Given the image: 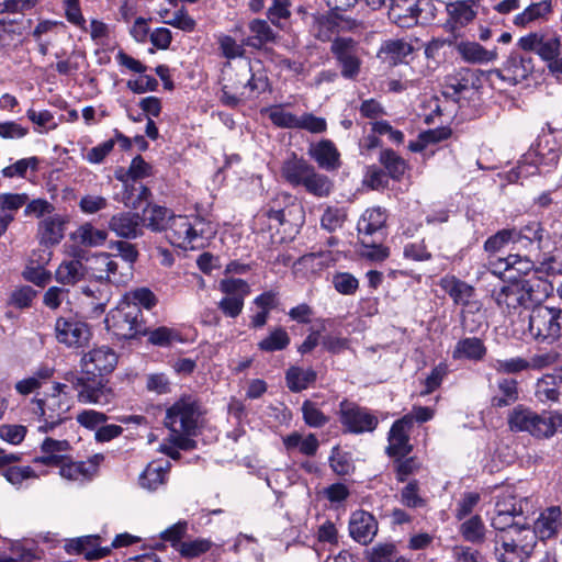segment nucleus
<instances>
[{
    "mask_svg": "<svg viewBox=\"0 0 562 562\" xmlns=\"http://www.w3.org/2000/svg\"><path fill=\"white\" fill-rule=\"evenodd\" d=\"M544 229L541 223L532 221L520 228L515 227L514 248L528 254L540 252Z\"/></svg>",
    "mask_w": 562,
    "mask_h": 562,
    "instance_id": "obj_24",
    "label": "nucleus"
},
{
    "mask_svg": "<svg viewBox=\"0 0 562 562\" xmlns=\"http://www.w3.org/2000/svg\"><path fill=\"white\" fill-rule=\"evenodd\" d=\"M202 415L200 402L192 395H184L167 409L165 425L171 432L196 436Z\"/></svg>",
    "mask_w": 562,
    "mask_h": 562,
    "instance_id": "obj_6",
    "label": "nucleus"
},
{
    "mask_svg": "<svg viewBox=\"0 0 562 562\" xmlns=\"http://www.w3.org/2000/svg\"><path fill=\"white\" fill-rule=\"evenodd\" d=\"M61 477L69 481H85L90 480L97 472V462L72 461L65 458L64 461L57 465Z\"/></svg>",
    "mask_w": 562,
    "mask_h": 562,
    "instance_id": "obj_33",
    "label": "nucleus"
},
{
    "mask_svg": "<svg viewBox=\"0 0 562 562\" xmlns=\"http://www.w3.org/2000/svg\"><path fill=\"white\" fill-rule=\"evenodd\" d=\"M486 355V347L482 339L477 337H468L460 339L453 351L452 358L456 360L467 359L472 361H480Z\"/></svg>",
    "mask_w": 562,
    "mask_h": 562,
    "instance_id": "obj_38",
    "label": "nucleus"
},
{
    "mask_svg": "<svg viewBox=\"0 0 562 562\" xmlns=\"http://www.w3.org/2000/svg\"><path fill=\"white\" fill-rule=\"evenodd\" d=\"M386 218V211L380 206L366 210L357 225L360 243H368L371 237H384Z\"/></svg>",
    "mask_w": 562,
    "mask_h": 562,
    "instance_id": "obj_23",
    "label": "nucleus"
},
{
    "mask_svg": "<svg viewBox=\"0 0 562 562\" xmlns=\"http://www.w3.org/2000/svg\"><path fill=\"white\" fill-rule=\"evenodd\" d=\"M553 13V0H541L530 3L522 12L514 18V24L527 27L535 22H547Z\"/></svg>",
    "mask_w": 562,
    "mask_h": 562,
    "instance_id": "obj_28",
    "label": "nucleus"
},
{
    "mask_svg": "<svg viewBox=\"0 0 562 562\" xmlns=\"http://www.w3.org/2000/svg\"><path fill=\"white\" fill-rule=\"evenodd\" d=\"M528 330L538 342H557L562 337V308L533 306L529 315Z\"/></svg>",
    "mask_w": 562,
    "mask_h": 562,
    "instance_id": "obj_8",
    "label": "nucleus"
},
{
    "mask_svg": "<svg viewBox=\"0 0 562 562\" xmlns=\"http://www.w3.org/2000/svg\"><path fill=\"white\" fill-rule=\"evenodd\" d=\"M527 506V498L517 499L513 492L504 491L496 496L495 513L513 514L522 518Z\"/></svg>",
    "mask_w": 562,
    "mask_h": 562,
    "instance_id": "obj_43",
    "label": "nucleus"
},
{
    "mask_svg": "<svg viewBox=\"0 0 562 562\" xmlns=\"http://www.w3.org/2000/svg\"><path fill=\"white\" fill-rule=\"evenodd\" d=\"M339 422L349 434L372 432L379 424L378 417L368 408L346 400L339 405Z\"/></svg>",
    "mask_w": 562,
    "mask_h": 562,
    "instance_id": "obj_15",
    "label": "nucleus"
},
{
    "mask_svg": "<svg viewBox=\"0 0 562 562\" xmlns=\"http://www.w3.org/2000/svg\"><path fill=\"white\" fill-rule=\"evenodd\" d=\"M560 159L559 149L538 143L533 150L528 151L509 173V180L527 178L539 172L541 166L554 167Z\"/></svg>",
    "mask_w": 562,
    "mask_h": 562,
    "instance_id": "obj_13",
    "label": "nucleus"
},
{
    "mask_svg": "<svg viewBox=\"0 0 562 562\" xmlns=\"http://www.w3.org/2000/svg\"><path fill=\"white\" fill-rule=\"evenodd\" d=\"M293 196L289 193H278L262 209V214L270 220L277 221L280 225L285 223V209L291 204Z\"/></svg>",
    "mask_w": 562,
    "mask_h": 562,
    "instance_id": "obj_49",
    "label": "nucleus"
},
{
    "mask_svg": "<svg viewBox=\"0 0 562 562\" xmlns=\"http://www.w3.org/2000/svg\"><path fill=\"white\" fill-rule=\"evenodd\" d=\"M492 299L503 313L515 314L519 308H528L540 301L529 280H514L492 291Z\"/></svg>",
    "mask_w": 562,
    "mask_h": 562,
    "instance_id": "obj_9",
    "label": "nucleus"
},
{
    "mask_svg": "<svg viewBox=\"0 0 562 562\" xmlns=\"http://www.w3.org/2000/svg\"><path fill=\"white\" fill-rule=\"evenodd\" d=\"M379 161L385 168L387 176L394 180H400L406 172V161L393 149L381 150Z\"/></svg>",
    "mask_w": 562,
    "mask_h": 562,
    "instance_id": "obj_48",
    "label": "nucleus"
},
{
    "mask_svg": "<svg viewBox=\"0 0 562 562\" xmlns=\"http://www.w3.org/2000/svg\"><path fill=\"white\" fill-rule=\"evenodd\" d=\"M378 532V521L366 510H356L349 520V533L361 544L370 543Z\"/></svg>",
    "mask_w": 562,
    "mask_h": 562,
    "instance_id": "obj_25",
    "label": "nucleus"
},
{
    "mask_svg": "<svg viewBox=\"0 0 562 562\" xmlns=\"http://www.w3.org/2000/svg\"><path fill=\"white\" fill-rule=\"evenodd\" d=\"M536 272L547 276L562 274V248H555L550 252L537 255Z\"/></svg>",
    "mask_w": 562,
    "mask_h": 562,
    "instance_id": "obj_45",
    "label": "nucleus"
},
{
    "mask_svg": "<svg viewBox=\"0 0 562 562\" xmlns=\"http://www.w3.org/2000/svg\"><path fill=\"white\" fill-rule=\"evenodd\" d=\"M440 285L457 305L469 306L475 294V289L472 285L456 277L443 278Z\"/></svg>",
    "mask_w": 562,
    "mask_h": 562,
    "instance_id": "obj_31",
    "label": "nucleus"
},
{
    "mask_svg": "<svg viewBox=\"0 0 562 562\" xmlns=\"http://www.w3.org/2000/svg\"><path fill=\"white\" fill-rule=\"evenodd\" d=\"M109 229L120 238L136 239L144 234V217L136 212H119L110 218Z\"/></svg>",
    "mask_w": 562,
    "mask_h": 562,
    "instance_id": "obj_20",
    "label": "nucleus"
},
{
    "mask_svg": "<svg viewBox=\"0 0 562 562\" xmlns=\"http://www.w3.org/2000/svg\"><path fill=\"white\" fill-rule=\"evenodd\" d=\"M41 449L44 456L35 458L34 462L42 463L47 467H56L59 465L66 458L65 456L58 453L69 450L70 445L67 440H55L53 438H46L43 441Z\"/></svg>",
    "mask_w": 562,
    "mask_h": 562,
    "instance_id": "obj_37",
    "label": "nucleus"
},
{
    "mask_svg": "<svg viewBox=\"0 0 562 562\" xmlns=\"http://www.w3.org/2000/svg\"><path fill=\"white\" fill-rule=\"evenodd\" d=\"M215 232L214 225L200 216L175 214L166 229L170 244L184 250L204 247Z\"/></svg>",
    "mask_w": 562,
    "mask_h": 562,
    "instance_id": "obj_4",
    "label": "nucleus"
},
{
    "mask_svg": "<svg viewBox=\"0 0 562 562\" xmlns=\"http://www.w3.org/2000/svg\"><path fill=\"white\" fill-rule=\"evenodd\" d=\"M169 463L162 465L158 462L149 463L139 475V484L148 491H156L166 482Z\"/></svg>",
    "mask_w": 562,
    "mask_h": 562,
    "instance_id": "obj_42",
    "label": "nucleus"
},
{
    "mask_svg": "<svg viewBox=\"0 0 562 562\" xmlns=\"http://www.w3.org/2000/svg\"><path fill=\"white\" fill-rule=\"evenodd\" d=\"M109 248L115 255V258L119 256L126 263V266L122 267L121 270L130 271V279L133 276V267L137 261L139 252L134 244H131L125 240H112L109 244Z\"/></svg>",
    "mask_w": 562,
    "mask_h": 562,
    "instance_id": "obj_47",
    "label": "nucleus"
},
{
    "mask_svg": "<svg viewBox=\"0 0 562 562\" xmlns=\"http://www.w3.org/2000/svg\"><path fill=\"white\" fill-rule=\"evenodd\" d=\"M100 540L99 536H86L70 540L65 546V550L68 553L85 554L88 560H98L106 557L110 553V548H99L94 550H87L86 544H95Z\"/></svg>",
    "mask_w": 562,
    "mask_h": 562,
    "instance_id": "obj_40",
    "label": "nucleus"
},
{
    "mask_svg": "<svg viewBox=\"0 0 562 562\" xmlns=\"http://www.w3.org/2000/svg\"><path fill=\"white\" fill-rule=\"evenodd\" d=\"M290 336L283 327H277L258 342V348L265 352L284 350L290 345Z\"/></svg>",
    "mask_w": 562,
    "mask_h": 562,
    "instance_id": "obj_52",
    "label": "nucleus"
},
{
    "mask_svg": "<svg viewBox=\"0 0 562 562\" xmlns=\"http://www.w3.org/2000/svg\"><path fill=\"white\" fill-rule=\"evenodd\" d=\"M512 431L528 432L538 439H548L562 426V414L557 411L537 413L524 405L515 406L507 417Z\"/></svg>",
    "mask_w": 562,
    "mask_h": 562,
    "instance_id": "obj_5",
    "label": "nucleus"
},
{
    "mask_svg": "<svg viewBox=\"0 0 562 562\" xmlns=\"http://www.w3.org/2000/svg\"><path fill=\"white\" fill-rule=\"evenodd\" d=\"M536 397L541 403H557L560 400V391L557 380L553 375H544L536 383Z\"/></svg>",
    "mask_w": 562,
    "mask_h": 562,
    "instance_id": "obj_53",
    "label": "nucleus"
},
{
    "mask_svg": "<svg viewBox=\"0 0 562 562\" xmlns=\"http://www.w3.org/2000/svg\"><path fill=\"white\" fill-rule=\"evenodd\" d=\"M148 342L154 346L169 347L175 341H181L180 333L167 326H160L153 330L146 328Z\"/></svg>",
    "mask_w": 562,
    "mask_h": 562,
    "instance_id": "obj_58",
    "label": "nucleus"
},
{
    "mask_svg": "<svg viewBox=\"0 0 562 562\" xmlns=\"http://www.w3.org/2000/svg\"><path fill=\"white\" fill-rule=\"evenodd\" d=\"M40 159L35 156L22 158L14 164L4 167L1 173L4 178H25L27 169L36 171L38 169Z\"/></svg>",
    "mask_w": 562,
    "mask_h": 562,
    "instance_id": "obj_61",
    "label": "nucleus"
},
{
    "mask_svg": "<svg viewBox=\"0 0 562 562\" xmlns=\"http://www.w3.org/2000/svg\"><path fill=\"white\" fill-rule=\"evenodd\" d=\"M518 46L522 50L537 54L543 61L548 63L560 56L562 43L558 34L548 35L532 32L520 37Z\"/></svg>",
    "mask_w": 562,
    "mask_h": 562,
    "instance_id": "obj_17",
    "label": "nucleus"
},
{
    "mask_svg": "<svg viewBox=\"0 0 562 562\" xmlns=\"http://www.w3.org/2000/svg\"><path fill=\"white\" fill-rule=\"evenodd\" d=\"M85 262L87 263L88 276L98 282L119 285L130 281V271L120 269L114 254L103 251L88 254L86 251Z\"/></svg>",
    "mask_w": 562,
    "mask_h": 562,
    "instance_id": "obj_11",
    "label": "nucleus"
},
{
    "mask_svg": "<svg viewBox=\"0 0 562 562\" xmlns=\"http://www.w3.org/2000/svg\"><path fill=\"white\" fill-rule=\"evenodd\" d=\"M310 156L325 170H336L340 166L339 151L329 139H323L310 149Z\"/></svg>",
    "mask_w": 562,
    "mask_h": 562,
    "instance_id": "obj_30",
    "label": "nucleus"
},
{
    "mask_svg": "<svg viewBox=\"0 0 562 562\" xmlns=\"http://www.w3.org/2000/svg\"><path fill=\"white\" fill-rule=\"evenodd\" d=\"M105 325L119 339H133L146 334L143 313L136 305L123 304L113 310L105 318Z\"/></svg>",
    "mask_w": 562,
    "mask_h": 562,
    "instance_id": "obj_10",
    "label": "nucleus"
},
{
    "mask_svg": "<svg viewBox=\"0 0 562 562\" xmlns=\"http://www.w3.org/2000/svg\"><path fill=\"white\" fill-rule=\"evenodd\" d=\"M330 53L337 61L342 78L355 80L361 71L362 49L351 37H336L330 45Z\"/></svg>",
    "mask_w": 562,
    "mask_h": 562,
    "instance_id": "obj_12",
    "label": "nucleus"
},
{
    "mask_svg": "<svg viewBox=\"0 0 562 562\" xmlns=\"http://www.w3.org/2000/svg\"><path fill=\"white\" fill-rule=\"evenodd\" d=\"M401 503L408 508H422L427 505V501L419 494L417 480L411 481L401 491Z\"/></svg>",
    "mask_w": 562,
    "mask_h": 562,
    "instance_id": "obj_63",
    "label": "nucleus"
},
{
    "mask_svg": "<svg viewBox=\"0 0 562 562\" xmlns=\"http://www.w3.org/2000/svg\"><path fill=\"white\" fill-rule=\"evenodd\" d=\"M413 52V46L404 40H392L385 42L380 53L385 54L390 58V63L396 65Z\"/></svg>",
    "mask_w": 562,
    "mask_h": 562,
    "instance_id": "obj_57",
    "label": "nucleus"
},
{
    "mask_svg": "<svg viewBox=\"0 0 562 562\" xmlns=\"http://www.w3.org/2000/svg\"><path fill=\"white\" fill-rule=\"evenodd\" d=\"M533 67L532 57L513 52L505 60L503 67L493 69L491 74L510 86H516L532 74Z\"/></svg>",
    "mask_w": 562,
    "mask_h": 562,
    "instance_id": "obj_18",
    "label": "nucleus"
},
{
    "mask_svg": "<svg viewBox=\"0 0 562 562\" xmlns=\"http://www.w3.org/2000/svg\"><path fill=\"white\" fill-rule=\"evenodd\" d=\"M498 393L492 397V406L502 408L512 405L518 400L517 381L514 379H501L497 382Z\"/></svg>",
    "mask_w": 562,
    "mask_h": 562,
    "instance_id": "obj_46",
    "label": "nucleus"
},
{
    "mask_svg": "<svg viewBox=\"0 0 562 562\" xmlns=\"http://www.w3.org/2000/svg\"><path fill=\"white\" fill-rule=\"evenodd\" d=\"M317 373L314 369L292 366L285 372L286 386L291 392L299 393L315 383Z\"/></svg>",
    "mask_w": 562,
    "mask_h": 562,
    "instance_id": "obj_39",
    "label": "nucleus"
},
{
    "mask_svg": "<svg viewBox=\"0 0 562 562\" xmlns=\"http://www.w3.org/2000/svg\"><path fill=\"white\" fill-rule=\"evenodd\" d=\"M533 536L521 537L515 533L497 535L495 538V557L499 562H524L532 553Z\"/></svg>",
    "mask_w": 562,
    "mask_h": 562,
    "instance_id": "obj_14",
    "label": "nucleus"
},
{
    "mask_svg": "<svg viewBox=\"0 0 562 562\" xmlns=\"http://www.w3.org/2000/svg\"><path fill=\"white\" fill-rule=\"evenodd\" d=\"M387 14L400 27H412L417 24L420 14L418 0H393Z\"/></svg>",
    "mask_w": 562,
    "mask_h": 562,
    "instance_id": "obj_26",
    "label": "nucleus"
},
{
    "mask_svg": "<svg viewBox=\"0 0 562 562\" xmlns=\"http://www.w3.org/2000/svg\"><path fill=\"white\" fill-rule=\"evenodd\" d=\"M36 295L37 291L30 285L18 286L11 292L8 299V305L20 310L29 308L32 306Z\"/></svg>",
    "mask_w": 562,
    "mask_h": 562,
    "instance_id": "obj_60",
    "label": "nucleus"
},
{
    "mask_svg": "<svg viewBox=\"0 0 562 562\" xmlns=\"http://www.w3.org/2000/svg\"><path fill=\"white\" fill-rule=\"evenodd\" d=\"M122 183L124 186L122 201L127 207L138 209L144 202L148 201L151 195L149 188L139 181Z\"/></svg>",
    "mask_w": 562,
    "mask_h": 562,
    "instance_id": "obj_44",
    "label": "nucleus"
},
{
    "mask_svg": "<svg viewBox=\"0 0 562 562\" xmlns=\"http://www.w3.org/2000/svg\"><path fill=\"white\" fill-rule=\"evenodd\" d=\"M448 13L453 21L450 25V30L453 31L456 25L464 26L470 23L476 15L472 5L467 1H457L447 5Z\"/></svg>",
    "mask_w": 562,
    "mask_h": 562,
    "instance_id": "obj_55",
    "label": "nucleus"
},
{
    "mask_svg": "<svg viewBox=\"0 0 562 562\" xmlns=\"http://www.w3.org/2000/svg\"><path fill=\"white\" fill-rule=\"evenodd\" d=\"M212 546L210 539L196 538L179 543L178 552L184 559H195L210 551Z\"/></svg>",
    "mask_w": 562,
    "mask_h": 562,
    "instance_id": "obj_59",
    "label": "nucleus"
},
{
    "mask_svg": "<svg viewBox=\"0 0 562 562\" xmlns=\"http://www.w3.org/2000/svg\"><path fill=\"white\" fill-rule=\"evenodd\" d=\"M116 363L117 356L111 348H93L81 358L82 374L67 372L64 380L77 391L79 403L104 406L113 401L114 392L103 375L111 373Z\"/></svg>",
    "mask_w": 562,
    "mask_h": 562,
    "instance_id": "obj_1",
    "label": "nucleus"
},
{
    "mask_svg": "<svg viewBox=\"0 0 562 562\" xmlns=\"http://www.w3.org/2000/svg\"><path fill=\"white\" fill-rule=\"evenodd\" d=\"M303 419L306 425L319 428L326 425L329 418L319 409L317 403L306 400L302 404Z\"/></svg>",
    "mask_w": 562,
    "mask_h": 562,
    "instance_id": "obj_62",
    "label": "nucleus"
},
{
    "mask_svg": "<svg viewBox=\"0 0 562 562\" xmlns=\"http://www.w3.org/2000/svg\"><path fill=\"white\" fill-rule=\"evenodd\" d=\"M461 58L470 64H486L497 58L496 49H486L476 42L462 41L456 45Z\"/></svg>",
    "mask_w": 562,
    "mask_h": 562,
    "instance_id": "obj_32",
    "label": "nucleus"
},
{
    "mask_svg": "<svg viewBox=\"0 0 562 562\" xmlns=\"http://www.w3.org/2000/svg\"><path fill=\"white\" fill-rule=\"evenodd\" d=\"M248 29L251 36L245 41L247 46L260 49L267 44L276 42L277 33L266 20L254 19L249 22Z\"/></svg>",
    "mask_w": 562,
    "mask_h": 562,
    "instance_id": "obj_36",
    "label": "nucleus"
},
{
    "mask_svg": "<svg viewBox=\"0 0 562 562\" xmlns=\"http://www.w3.org/2000/svg\"><path fill=\"white\" fill-rule=\"evenodd\" d=\"M269 87L262 72H254L248 61L228 65L223 71L221 102L229 108L238 106L244 99H251Z\"/></svg>",
    "mask_w": 562,
    "mask_h": 562,
    "instance_id": "obj_2",
    "label": "nucleus"
},
{
    "mask_svg": "<svg viewBox=\"0 0 562 562\" xmlns=\"http://www.w3.org/2000/svg\"><path fill=\"white\" fill-rule=\"evenodd\" d=\"M74 238L82 246L97 247L106 240L108 233L103 229L95 228L91 224H85L74 233Z\"/></svg>",
    "mask_w": 562,
    "mask_h": 562,
    "instance_id": "obj_51",
    "label": "nucleus"
},
{
    "mask_svg": "<svg viewBox=\"0 0 562 562\" xmlns=\"http://www.w3.org/2000/svg\"><path fill=\"white\" fill-rule=\"evenodd\" d=\"M515 227L504 228L490 236L484 243V249L487 252L495 254L503 249L506 245H514Z\"/></svg>",
    "mask_w": 562,
    "mask_h": 562,
    "instance_id": "obj_64",
    "label": "nucleus"
},
{
    "mask_svg": "<svg viewBox=\"0 0 562 562\" xmlns=\"http://www.w3.org/2000/svg\"><path fill=\"white\" fill-rule=\"evenodd\" d=\"M281 176L291 187H301L317 199L327 198L334 188L328 176L317 171L312 164L294 153L282 162Z\"/></svg>",
    "mask_w": 562,
    "mask_h": 562,
    "instance_id": "obj_3",
    "label": "nucleus"
},
{
    "mask_svg": "<svg viewBox=\"0 0 562 562\" xmlns=\"http://www.w3.org/2000/svg\"><path fill=\"white\" fill-rule=\"evenodd\" d=\"M67 389V383H55L49 395L35 401V413H38L44 422L43 425L38 426V431L48 432L64 423L65 414L72 405V398Z\"/></svg>",
    "mask_w": 562,
    "mask_h": 562,
    "instance_id": "obj_7",
    "label": "nucleus"
},
{
    "mask_svg": "<svg viewBox=\"0 0 562 562\" xmlns=\"http://www.w3.org/2000/svg\"><path fill=\"white\" fill-rule=\"evenodd\" d=\"M409 420L408 417H402L391 426L387 436L389 446L386 447V453L390 457H406L412 452Z\"/></svg>",
    "mask_w": 562,
    "mask_h": 562,
    "instance_id": "obj_22",
    "label": "nucleus"
},
{
    "mask_svg": "<svg viewBox=\"0 0 562 562\" xmlns=\"http://www.w3.org/2000/svg\"><path fill=\"white\" fill-rule=\"evenodd\" d=\"M482 86L479 70L461 68L446 78V89L459 95L470 90H479Z\"/></svg>",
    "mask_w": 562,
    "mask_h": 562,
    "instance_id": "obj_27",
    "label": "nucleus"
},
{
    "mask_svg": "<svg viewBox=\"0 0 562 562\" xmlns=\"http://www.w3.org/2000/svg\"><path fill=\"white\" fill-rule=\"evenodd\" d=\"M491 525L495 530L501 531V535L521 536L524 532L530 533V528L526 522V517L518 518L517 515L495 513L492 517Z\"/></svg>",
    "mask_w": 562,
    "mask_h": 562,
    "instance_id": "obj_35",
    "label": "nucleus"
},
{
    "mask_svg": "<svg viewBox=\"0 0 562 562\" xmlns=\"http://www.w3.org/2000/svg\"><path fill=\"white\" fill-rule=\"evenodd\" d=\"M271 123L279 128L295 130L299 116L288 112L284 105H272L265 110Z\"/></svg>",
    "mask_w": 562,
    "mask_h": 562,
    "instance_id": "obj_56",
    "label": "nucleus"
},
{
    "mask_svg": "<svg viewBox=\"0 0 562 562\" xmlns=\"http://www.w3.org/2000/svg\"><path fill=\"white\" fill-rule=\"evenodd\" d=\"M64 224L59 215L48 216L38 223L37 236L40 243L53 246L64 238Z\"/></svg>",
    "mask_w": 562,
    "mask_h": 562,
    "instance_id": "obj_34",
    "label": "nucleus"
},
{
    "mask_svg": "<svg viewBox=\"0 0 562 562\" xmlns=\"http://www.w3.org/2000/svg\"><path fill=\"white\" fill-rule=\"evenodd\" d=\"M459 531L465 541L472 543H480L485 538V526L479 515H474L464 520L461 524Z\"/></svg>",
    "mask_w": 562,
    "mask_h": 562,
    "instance_id": "obj_54",
    "label": "nucleus"
},
{
    "mask_svg": "<svg viewBox=\"0 0 562 562\" xmlns=\"http://www.w3.org/2000/svg\"><path fill=\"white\" fill-rule=\"evenodd\" d=\"M220 290L225 296L218 302V308L231 318L240 315L246 296L250 293L249 284L243 279L227 278L220 282Z\"/></svg>",
    "mask_w": 562,
    "mask_h": 562,
    "instance_id": "obj_16",
    "label": "nucleus"
},
{
    "mask_svg": "<svg viewBox=\"0 0 562 562\" xmlns=\"http://www.w3.org/2000/svg\"><path fill=\"white\" fill-rule=\"evenodd\" d=\"M86 250H74L70 260H64L55 271V280L63 285H75L88 276Z\"/></svg>",
    "mask_w": 562,
    "mask_h": 562,
    "instance_id": "obj_21",
    "label": "nucleus"
},
{
    "mask_svg": "<svg viewBox=\"0 0 562 562\" xmlns=\"http://www.w3.org/2000/svg\"><path fill=\"white\" fill-rule=\"evenodd\" d=\"M562 528V512L560 507H550L541 513L535 522L531 535L546 540L552 538Z\"/></svg>",
    "mask_w": 562,
    "mask_h": 562,
    "instance_id": "obj_29",
    "label": "nucleus"
},
{
    "mask_svg": "<svg viewBox=\"0 0 562 562\" xmlns=\"http://www.w3.org/2000/svg\"><path fill=\"white\" fill-rule=\"evenodd\" d=\"M56 338L68 347H80L90 338L89 326L75 318L59 317L55 324Z\"/></svg>",
    "mask_w": 562,
    "mask_h": 562,
    "instance_id": "obj_19",
    "label": "nucleus"
},
{
    "mask_svg": "<svg viewBox=\"0 0 562 562\" xmlns=\"http://www.w3.org/2000/svg\"><path fill=\"white\" fill-rule=\"evenodd\" d=\"M172 216L171 210L160 205H153L146 210L144 223L146 222L147 227L154 232H162L167 229Z\"/></svg>",
    "mask_w": 562,
    "mask_h": 562,
    "instance_id": "obj_50",
    "label": "nucleus"
},
{
    "mask_svg": "<svg viewBox=\"0 0 562 562\" xmlns=\"http://www.w3.org/2000/svg\"><path fill=\"white\" fill-rule=\"evenodd\" d=\"M151 173V166L140 155H137L132 159L128 169L121 168L115 171V178L121 182H131L150 177Z\"/></svg>",
    "mask_w": 562,
    "mask_h": 562,
    "instance_id": "obj_41",
    "label": "nucleus"
}]
</instances>
